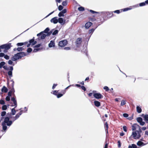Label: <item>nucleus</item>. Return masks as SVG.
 Masks as SVG:
<instances>
[{"label":"nucleus","mask_w":148,"mask_h":148,"mask_svg":"<svg viewBox=\"0 0 148 148\" xmlns=\"http://www.w3.org/2000/svg\"><path fill=\"white\" fill-rule=\"evenodd\" d=\"M28 42H20L16 44V45L17 46H22L24 45H25L28 43Z\"/></svg>","instance_id":"obj_19"},{"label":"nucleus","mask_w":148,"mask_h":148,"mask_svg":"<svg viewBox=\"0 0 148 148\" xmlns=\"http://www.w3.org/2000/svg\"><path fill=\"white\" fill-rule=\"evenodd\" d=\"M58 93V91L57 90H54L53 91V94L57 95V93Z\"/></svg>","instance_id":"obj_50"},{"label":"nucleus","mask_w":148,"mask_h":148,"mask_svg":"<svg viewBox=\"0 0 148 148\" xmlns=\"http://www.w3.org/2000/svg\"><path fill=\"white\" fill-rule=\"evenodd\" d=\"M4 58L5 59L8 60L10 58V57L9 56L7 55H5V56H4Z\"/></svg>","instance_id":"obj_34"},{"label":"nucleus","mask_w":148,"mask_h":148,"mask_svg":"<svg viewBox=\"0 0 148 148\" xmlns=\"http://www.w3.org/2000/svg\"><path fill=\"white\" fill-rule=\"evenodd\" d=\"M94 30H95V29H90L89 31V32H88L89 33V34L92 33L94 32Z\"/></svg>","instance_id":"obj_36"},{"label":"nucleus","mask_w":148,"mask_h":148,"mask_svg":"<svg viewBox=\"0 0 148 148\" xmlns=\"http://www.w3.org/2000/svg\"><path fill=\"white\" fill-rule=\"evenodd\" d=\"M57 84H54L52 88V89H54V88H55L57 86Z\"/></svg>","instance_id":"obj_58"},{"label":"nucleus","mask_w":148,"mask_h":148,"mask_svg":"<svg viewBox=\"0 0 148 148\" xmlns=\"http://www.w3.org/2000/svg\"><path fill=\"white\" fill-rule=\"evenodd\" d=\"M145 5V2L141 3L139 4L140 6H143Z\"/></svg>","instance_id":"obj_37"},{"label":"nucleus","mask_w":148,"mask_h":148,"mask_svg":"<svg viewBox=\"0 0 148 148\" xmlns=\"http://www.w3.org/2000/svg\"><path fill=\"white\" fill-rule=\"evenodd\" d=\"M64 49L65 50H68L70 49V48L69 47H65L64 48Z\"/></svg>","instance_id":"obj_61"},{"label":"nucleus","mask_w":148,"mask_h":148,"mask_svg":"<svg viewBox=\"0 0 148 148\" xmlns=\"http://www.w3.org/2000/svg\"><path fill=\"white\" fill-rule=\"evenodd\" d=\"M142 116L144 118V120L147 123H148V114H143Z\"/></svg>","instance_id":"obj_17"},{"label":"nucleus","mask_w":148,"mask_h":148,"mask_svg":"<svg viewBox=\"0 0 148 148\" xmlns=\"http://www.w3.org/2000/svg\"><path fill=\"white\" fill-rule=\"evenodd\" d=\"M8 74L9 75L11 76V77L12 76V72L11 71H9L8 72Z\"/></svg>","instance_id":"obj_43"},{"label":"nucleus","mask_w":148,"mask_h":148,"mask_svg":"<svg viewBox=\"0 0 148 148\" xmlns=\"http://www.w3.org/2000/svg\"><path fill=\"white\" fill-rule=\"evenodd\" d=\"M114 12L115 13H117V14H119L120 12L119 10H117L115 11H114L113 12Z\"/></svg>","instance_id":"obj_53"},{"label":"nucleus","mask_w":148,"mask_h":148,"mask_svg":"<svg viewBox=\"0 0 148 148\" xmlns=\"http://www.w3.org/2000/svg\"><path fill=\"white\" fill-rule=\"evenodd\" d=\"M32 51V48H29L27 49V51L28 53H30Z\"/></svg>","instance_id":"obj_40"},{"label":"nucleus","mask_w":148,"mask_h":148,"mask_svg":"<svg viewBox=\"0 0 148 148\" xmlns=\"http://www.w3.org/2000/svg\"><path fill=\"white\" fill-rule=\"evenodd\" d=\"M66 10L65 9H64L61 12L63 13L64 14L66 13Z\"/></svg>","instance_id":"obj_59"},{"label":"nucleus","mask_w":148,"mask_h":148,"mask_svg":"<svg viewBox=\"0 0 148 148\" xmlns=\"http://www.w3.org/2000/svg\"><path fill=\"white\" fill-rule=\"evenodd\" d=\"M138 127L140 128L139 126L138 125L136 124H135L132 126V130H136V128Z\"/></svg>","instance_id":"obj_18"},{"label":"nucleus","mask_w":148,"mask_h":148,"mask_svg":"<svg viewBox=\"0 0 148 148\" xmlns=\"http://www.w3.org/2000/svg\"><path fill=\"white\" fill-rule=\"evenodd\" d=\"M27 55V53L24 52H20L14 55L12 58L11 60L13 61H15L17 60L21 59L22 57Z\"/></svg>","instance_id":"obj_2"},{"label":"nucleus","mask_w":148,"mask_h":148,"mask_svg":"<svg viewBox=\"0 0 148 148\" xmlns=\"http://www.w3.org/2000/svg\"><path fill=\"white\" fill-rule=\"evenodd\" d=\"M67 2L66 1H64L62 3V5L64 6H66L67 5Z\"/></svg>","instance_id":"obj_49"},{"label":"nucleus","mask_w":148,"mask_h":148,"mask_svg":"<svg viewBox=\"0 0 148 148\" xmlns=\"http://www.w3.org/2000/svg\"><path fill=\"white\" fill-rule=\"evenodd\" d=\"M49 28H47L43 32H42L43 33H47L49 31Z\"/></svg>","instance_id":"obj_28"},{"label":"nucleus","mask_w":148,"mask_h":148,"mask_svg":"<svg viewBox=\"0 0 148 148\" xmlns=\"http://www.w3.org/2000/svg\"><path fill=\"white\" fill-rule=\"evenodd\" d=\"M58 32V30H55L52 33L53 35H56L57 34Z\"/></svg>","instance_id":"obj_27"},{"label":"nucleus","mask_w":148,"mask_h":148,"mask_svg":"<svg viewBox=\"0 0 148 148\" xmlns=\"http://www.w3.org/2000/svg\"><path fill=\"white\" fill-rule=\"evenodd\" d=\"M105 129L107 131V132H108V125L107 123V122H106L105 124Z\"/></svg>","instance_id":"obj_30"},{"label":"nucleus","mask_w":148,"mask_h":148,"mask_svg":"<svg viewBox=\"0 0 148 148\" xmlns=\"http://www.w3.org/2000/svg\"><path fill=\"white\" fill-rule=\"evenodd\" d=\"M142 131L140 128H139V131H136L132 132V136L134 139H139L141 137L140 134Z\"/></svg>","instance_id":"obj_3"},{"label":"nucleus","mask_w":148,"mask_h":148,"mask_svg":"<svg viewBox=\"0 0 148 148\" xmlns=\"http://www.w3.org/2000/svg\"><path fill=\"white\" fill-rule=\"evenodd\" d=\"M11 44L10 43L6 44L1 46V48L2 49H6L8 50L11 47Z\"/></svg>","instance_id":"obj_4"},{"label":"nucleus","mask_w":148,"mask_h":148,"mask_svg":"<svg viewBox=\"0 0 148 148\" xmlns=\"http://www.w3.org/2000/svg\"><path fill=\"white\" fill-rule=\"evenodd\" d=\"M123 130L124 131H125V132H127V127H126V126H123Z\"/></svg>","instance_id":"obj_52"},{"label":"nucleus","mask_w":148,"mask_h":148,"mask_svg":"<svg viewBox=\"0 0 148 148\" xmlns=\"http://www.w3.org/2000/svg\"><path fill=\"white\" fill-rule=\"evenodd\" d=\"M136 110L137 112L138 113H140L141 112L142 110L141 108L139 106H137Z\"/></svg>","instance_id":"obj_23"},{"label":"nucleus","mask_w":148,"mask_h":148,"mask_svg":"<svg viewBox=\"0 0 148 148\" xmlns=\"http://www.w3.org/2000/svg\"><path fill=\"white\" fill-rule=\"evenodd\" d=\"M40 46V44H39L38 45H36L35 46H34V47L35 48H38V47H39Z\"/></svg>","instance_id":"obj_64"},{"label":"nucleus","mask_w":148,"mask_h":148,"mask_svg":"<svg viewBox=\"0 0 148 148\" xmlns=\"http://www.w3.org/2000/svg\"><path fill=\"white\" fill-rule=\"evenodd\" d=\"M29 42L30 43L32 46H33L36 44L37 42L36 41H35L34 39V38L30 40H29Z\"/></svg>","instance_id":"obj_14"},{"label":"nucleus","mask_w":148,"mask_h":148,"mask_svg":"<svg viewBox=\"0 0 148 148\" xmlns=\"http://www.w3.org/2000/svg\"><path fill=\"white\" fill-rule=\"evenodd\" d=\"M137 145L139 146H143L145 145L146 144L144 143L141 142V141H138L137 143Z\"/></svg>","instance_id":"obj_16"},{"label":"nucleus","mask_w":148,"mask_h":148,"mask_svg":"<svg viewBox=\"0 0 148 148\" xmlns=\"http://www.w3.org/2000/svg\"><path fill=\"white\" fill-rule=\"evenodd\" d=\"M63 95V94H57V97L58 98H59L61 97Z\"/></svg>","instance_id":"obj_47"},{"label":"nucleus","mask_w":148,"mask_h":148,"mask_svg":"<svg viewBox=\"0 0 148 148\" xmlns=\"http://www.w3.org/2000/svg\"><path fill=\"white\" fill-rule=\"evenodd\" d=\"M92 25V23L90 22H88L86 23L85 25V27L86 29H88Z\"/></svg>","instance_id":"obj_13"},{"label":"nucleus","mask_w":148,"mask_h":148,"mask_svg":"<svg viewBox=\"0 0 148 148\" xmlns=\"http://www.w3.org/2000/svg\"><path fill=\"white\" fill-rule=\"evenodd\" d=\"M5 63L4 62H2L0 63V68H1L3 66L5 65Z\"/></svg>","instance_id":"obj_31"},{"label":"nucleus","mask_w":148,"mask_h":148,"mask_svg":"<svg viewBox=\"0 0 148 148\" xmlns=\"http://www.w3.org/2000/svg\"><path fill=\"white\" fill-rule=\"evenodd\" d=\"M90 12H91V13H92L93 14L94 13H99V12H98L95 11L93 10H89Z\"/></svg>","instance_id":"obj_44"},{"label":"nucleus","mask_w":148,"mask_h":148,"mask_svg":"<svg viewBox=\"0 0 148 148\" xmlns=\"http://www.w3.org/2000/svg\"><path fill=\"white\" fill-rule=\"evenodd\" d=\"M10 91L12 93H14L15 92V90L14 88H13L10 90Z\"/></svg>","instance_id":"obj_62"},{"label":"nucleus","mask_w":148,"mask_h":148,"mask_svg":"<svg viewBox=\"0 0 148 148\" xmlns=\"http://www.w3.org/2000/svg\"><path fill=\"white\" fill-rule=\"evenodd\" d=\"M43 32H41L40 33L38 34H37V36H39L41 35V39H43L45 38L47 34V35L45 34H43Z\"/></svg>","instance_id":"obj_9"},{"label":"nucleus","mask_w":148,"mask_h":148,"mask_svg":"<svg viewBox=\"0 0 148 148\" xmlns=\"http://www.w3.org/2000/svg\"><path fill=\"white\" fill-rule=\"evenodd\" d=\"M12 93L10 91L8 92V96H10V97L11 96V95H12Z\"/></svg>","instance_id":"obj_63"},{"label":"nucleus","mask_w":148,"mask_h":148,"mask_svg":"<svg viewBox=\"0 0 148 148\" xmlns=\"http://www.w3.org/2000/svg\"><path fill=\"white\" fill-rule=\"evenodd\" d=\"M139 6L138 5V4H137L136 5H133L132 6L130 7L129 8H124L123 9V11L124 12L126 11L127 10H130L131 9H132L134 8H136V7H138Z\"/></svg>","instance_id":"obj_6"},{"label":"nucleus","mask_w":148,"mask_h":148,"mask_svg":"<svg viewBox=\"0 0 148 148\" xmlns=\"http://www.w3.org/2000/svg\"><path fill=\"white\" fill-rule=\"evenodd\" d=\"M95 105L97 107H99L100 105V103L99 102L95 101H94Z\"/></svg>","instance_id":"obj_21"},{"label":"nucleus","mask_w":148,"mask_h":148,"mask_svg":"<svg viewBox=\"0 0 148 148\" xmlns=\"http://www.w3.org/2000/svg\"><path fill=\"white\" fill-rule=\"evenodd\" d=\"M67 44V41L66 40H64L60 41L58 44L61 47H63L66 45Z\"/></svg>","instance_id":"obj_5"},{"label":"nucleus","mask_w":148,"mask_h":148,"mask_svg":"<svg viewBox=\"0 0 148 148\" xmlns=\"http://www.w3.org/2000/svg\"><path fill=\"white\" fill-rule=\"evenodd\" d=\"M78 10L80 11H83L84 10V8L82 7H80L78 8Z\"/></svg>","instance_id":"obj_26"},{"label":"nucleus","mask_w":148,"mask_h":148,"mask_svg":"<svg viewBox=\"0 0 148 148\" xmlns=\"http://www.w3.org/2000/svg\"><path fill=\"white\" fill-rule=\"evenodd\" d=\"M16 113V111L14 109V108H13L11 110V113L12 115H14Z\"/></svg>","instance_id":"obj_24"},{"label":"nucleus","mask_w":148,"mask_h":148,"mask_svg":"<svg viewBox=\"0 0 148 148\" xmlns=\"http://www.w3.org/2000/svg\"><path fill=\"white\" fill-rule=\"evenodd\" d=\"M58 16L59 17L63 16H64V14H63L61 12H60L58 14Z\"/></svg>","instance_id":"obj_38"},{"label":"nucleus","mask_w":148,"mask_h":148,"mask_svg":"<svg viewBox=\"0 0 148 148\" xmlns=\"http://www.w3.org/2000/svg\"><path fill=\"white\" fill-rule=\"evenodd\" d=\"M5 100L6 101H9L10 100V96H7L5 98Z\"/></svg>","instance_id":"obj_35"},{"label":"nucleus","mask_w":148,"mask_h":148,"mask_svg":"<svg viewBox=\"0 0 148 148\" xmlns=\"http://www.w3.org/2000/svg\"><path fill=\"white\" fill-rule=\"evenodd\" d=\"M24 49L23 47H18L16 48V50H17L18 51H21L23 50Z\"/></svg>","instance_id":"obj_25"},{"label":"nucleus","mask_w":148,"mask_h":148,"mask_svg":"<svg viewBox=\"0 0 148 148\" xmlns=\"http://www.w3.org/2000/svg\"><path fill=\"white\" fill-rule=\"evenodd\" d=\"M6 112L5 111H3L1 113V115L2 116H4L6 114Z\"/></svg>","instance_id":"obj_41"},{"label":"nucleus","mask_w":148,"mask_h":148,"mask_svg":"<svg viewBox=\"0 0 148 148\" xmlns=\"http://www.w3.org/2000/svg\"><path fill=\"white\" fill-rule=\"evenodd\" d=\"M93 96L95 98L97 99H101L103 96L99 93H95L93 94Z\"/></svg>","instance_id":"obj_8"},{"label":"nucleus","mask_w":148,"mask_h":148,"mask_svg":"<svg viewBox=\"0 0 148 148\" xmlns=\"http://www.w3.org/2000/svg\"><path fill=\"white\" fill-rule=\"evenodd\" d=\"M58 17H54L52 18L50 21L51 23H53L54 24H56L58 22V20L57 19Z\"/></svg>","instance_id":"obj_10"},{"label":"nucleus","mask_w":148,"mask_h":148,"mask_svg":"<svg viewBox=\"0 0 148 148\" xmlns=\"http://www.w3.org/2000/svg\"><path fill=\"white\" fill-rule=\"evenodd\" d=\"M137 147L134 144H132V145H129L128 148H137Z\"/></svg>","instance_id":"obj_22"},{"label":"nucleus","mask_w":148,"mask_h":148,"mask_svg":"<svg viewBox=\"0 0 148 148\" xmlns=\"http://www.w3.org/2000/svg\"><path fill=\"white\" fill-rule=\"evenodd\" d=\"M82 42V38H78L76 41V45L77 47H79V46L81 44Z\"/></svg>","instance_id":"obj_11"},{"label":"nucleus","mask_w":148,"mask_h":148,"mask_svg":"<svg viewBox=\"0 0 148 148\" xmlns=\"http://www.w3.org/2000/svg\"><path fill=\"white\" fill-rule=\"evenodd\" d=\"M5 103L4 101L2 100H0V104H1L3 105V104H5Z\"/></svg>","instance_id":"obj_48"},{"label":"nucleus","mask_w":148,"mask_h":148,"mask_svg":"<svg viewBox=\"0 0 148 148\" xmlns=\"http://www.w3.org/2000/svg\"><path fill=\"white\" fill-rule=\"evenodd\" d=\"M63 7L61 5H60L58 7V10H59L60 11L63 9Z\"/></svg>","instance_id":"obj_42"},{"label":"nucleus","mask_w":148,"mask_h":148,"mask_svg":"<svg viewBox=\"0 0 148 148\" xmlns=\"http://www.w3.org/2000/svg\"><path fill=\"white\" fill-rule=\"evenodd\" d=\"M118 147H120L121 146V143L120 141H118Z\"/></svg>","instance_id":"obj_57"},{"label":"nucleus","mask_w":148,"mask_h":148,"mask_svg":"<svg viewBox=\"0 0 148 148\" xmlns=\"http://www.w3.org/2000/svg\"><path fill=\"white\" fill-rule=\"evenodd\" d=\"M123 116L125 117H127L128 116V115L127 114L124 113L123 114Z\"/></svg>","instance_id":"obj_55"},{"label":"nucleus","mask_w":148,"mask_h":148,"mask_svg":"<svg viewBox=\"0 0 148 148\" xmlns=\"http://www.w3.org/2000/svg\"><path fill=\"white\" fill-rule=\"evenodd\" d=\"M58 22L60 23L61 25H63L65 23V21L64 20L63 18H60L58 19Z\"/></svg>","instance_id":"obj_12"},{"label":"nucleus","mask_w":148,"mask_h":148,"mask_svg":"<svg viewBox=\"0 0 148 148\" xmlns=\"http://www.w3.org/2000/svg\"><path fill=\"white\" fill-rule=\"evenodd\" d=\"M126 103V102L125 101L123 100L121 101V106H123Z\"/></svg>","instance_id":"obj_32"},{"label":"nucleus","mask_w":148,"mask_h":148,"mask_svg":"<svg viewBox=\"0 0 148 148\" xmlns=\"http://www.w3.org/2000/svg\"><path fill=\"white\" fill-rule=\"evenodd\" d=\"M20 115L18 113L15 116V119H14V120H16L17 119L20 117Z\"/></svg>","instance_id":"obj_33"},{"label":"nucleus","mask_w":148,"mask_h":148,"mask_svg":"<svg viewBox=\"0 0 148 148\" xmlns=\"http://www.w3.org/2000/svg\"><path fill=\"white\" fill-rule=\"evenodd\" d=\"M8 63L9 64L11 65L13 63V62L12 61L10 60L8 61Z\"/></svg>","instance_id":"obj_54"},{"label":"nucleus","mask_w":148,"mask_h":148,"mask_svg":"<svg viewBox=\"0 0 148 148\" xmlns=\"http://www.w3.org/2000/svg\"><path fill=\"white\" fill-rule=\"evenodd\" d=\"M7 106L6 105H3L2 107V110H6L7 109Z\"/></svg>","instance_id":"obj_29"},{"label":"nucleus","mask_w":148,"mask_h":148,"mask_svg":"<svg viewBox=\"0 0 148 148\" xmlns=\"http://www.w3.org/2000/svg\"><path fill=\"white\" fill-rule=\"evenodd\" d=\"M5 54L3 53H0V57H4L5 56Z\"/></svg>","instance_id":"obj_51"},{"label":"nucleus","mask_w":148,"mask_h":148,"mask_svg":"<svg viewBox=\"0 0 148 148\" xmlns=\"http://www.w3.org/2000/svg\"><path fill=\"white\" fill-rule=\"evenodd\" d=\"M81 88L82 89L84 90V91H85L86 90V89L85 87L84 86H81Z\"/></svg>","instance_id":"obj_60"},{"label":"nucleus","mask_w":148,"mask_h":148,"mask_svg":"<svg viewBox=\"0 0 148 148\" xmlns=\"http://www.w3.org/2000/svg\"><path fill=\"white\" fill-rule=\"evenodd\" d=\"M21 108H20L19 110H21L20 112L18 113L20 115H21V114H22L23 112V110H21Z\"/></svg>","instance_id":"obj_56"},{"label":"nucleus","mask_w":148,"mask_h":148,"mask_svg":"<svg viewBox=\"0 0 148 148\" xmlns=\"http://www.w3.org/2000/svg\"><path fill=\"white\" fill-rule=\"evenodd\" d=\"M10 118H12V121L10 120V118L9 117H6L5 118L4 121L2 123L3 130L4 131H5L7 129L6 125L9 127L12 124L13 122L15 120H14L15 116L12 118L10 116Z\"/></svg>","instance_id":"obj_1"},{"label":"nucleus","mask_w":148,"mask_h":148,"mask_svg":"<svg viewBox=\"0 0 148 148\" xmlns=\"http://www.w3.org/2000/svg\"><path fill=\"white\" fill-rule=\"evenodd\" d=\"M137 120L141 125L143 126L145 124V122L143 121L142 119L140 117L137 118Z\"/></svg>","instance_id":"obj_7"},{"label":"nucleus","mask_w":148,"mask_h":148,"mask_svg":"<svg viewBox=\"0 0 148 148\" xmlns=\"http://www.w3.org/2000/svg\"><path fill=\"white\" fill-rule=\"evenodd\" d=\"M13 103L14 104V105L13 106H15V108H16L17 106V103L16 101H13Z\"/></svg>","instance_id":"obj_39"},{"label":"nucleus","mask_w":148,"mask_h":148,"mask_svg":"<svg viewBox=\"0 0 148 148\" xmlns=\"http://www.w3.org/2000/svg\"><path fill=\"white\" fill-rule=\"evenodd\" d=\"M103 89L106 90V91H108L109 90V89L108 87L107 86H105L103 87Z\"/></svg>","instance_id":"obj_46"},{"label":"nucleus","mask_w":148,"mask_h":148,"mask_svg":"<svg viewBox=\"0 0 148 148\" xmlns=\"http://www.w3.org/2000/svg\"><path fill=\"white\" fill-rule=\"evenodd\" d=\"M40 50L39 48H35L33 50V52H36Z\"/></svg>","instance_id":"obj_45"},{"label":"nucleus","mask_w":148,"mask_h":148,"mask_svg":"<svg viewBox=\"0 0 148 148\" xmlns=\"http://www.w3.org/2000/svg\"><path fill=\"white\" fill-rule=\"evenodd\" d=\"M55 46V42L51 40L49 44V47H53Z\"/></svg>","instance_id":"obj_15"},{"label":"nucleus","mask_w":148,"mask_h":148,"mask_svg":"<svg viewBox=\"0 0 148 148\" xmlns=\"http://www.w3.org/2000/svg\"><path fill=\"white\" fill-rule=\"evenodd\" d=\"M8 91V89L5 86H3L1 89V91L4 92H7Z\"/></svg>","instance_id":"obj_20"}]
</instances>
